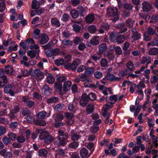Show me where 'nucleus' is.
<instances>
[{
    "label": "nucleus",
    "instance_id": "obj_1",
    "mask_svg": "<svg viewBox=\"0 0 158 158\" xmlns=\"http://www.w3.org/2000/svg\"><path fill=\"white\" fill-rule=\"evenodd\" d=\"M38 132L40 133L39 136L40 139L41 140H44V143L46 144L50 143L55 139V138L51 135L48 131H42L41 130H39Z\"/></svg>",
    "mask_w": 158,
    "mask_h": 158
},
{
    "label": "nucleus",
    "instance_id": "obj_2",
    "mask_svg": "<svg viewBox=\"0 0 158 158\" xmlns=\"http://www.w3.org/2000/svg\"><path fill=\"white\" fill-rule=\"evenodd\" d=\"M117 12V9L115 8H108L107 12V15L109 16H115L113 19V21H116L118 19Z\"/></svg>",
    "mask_w": 158,
    "mask_h": 158
},
{
    "label": "nucleus",
    "instance_id": "obj_3",
    "mask_svg": "<svg viewBox=\"0 0 158 158\" xmlns=\"http://www.w3.org/2000/svg\"><path fill=\"white\" fill-rule=\"evenodd\" d=\"M80 61L79 59H76L73 61L72 63H69L65 65L64 66L66 69L69 70H72L73 71L76 70L77 68L80 63Z\"/></svg>",
    "mask_w": 158,
    "mask_h": 158
},
{
    "label": "nucleus",
    "instance_id": "obj_4",
    "mask_svg": "<svg viewBox=\"0 0 158 158\" xmlns=\"http://www.w3.org/2000/svg\"><path fill=\"white\" fill-rule=\"evenodd\" d=\"M68 134L66 132L63 135H59L58 138L60 141L59 143H58L57 142H55L54 143L58 146L60 145L64 146L65 144V140L68 138Z\"/></svg>",
    "mask_w": 158,
    "mask_h": 158
},
{
    "label": "nucleus",
    "instance_id": "obj_5",
    "mask_svg": "<svg viewBox=\"0 0 158 158\" xmlns=\"http://www.w3.org/2000/svg\"><path fill=\"white\" fill-rule=\"evenodd\" d=\"M38 42L41 44L46 43L49 40L48 35L45 33L41 34L37 39Z\"/></svg>",
    "mask_w": 158,
    "mask_h": 158
},
{
    "label": "nucleus",
    "instance_id": "obj_6",
    "mask_svg": "<svg viewBox=\"0 0 158 158\" xmlns=\"http://www.w3.org/2000/svg\"><path fill=\"white\" fill-rule=\"evenodd\" d=\"M22 101L23 102L26 103L27 107L29 108L32 107L35 105V102H34L29 100L25 96L23 97Z\"/></svg>",
    "mask_w": 158,
    "mask_h": 158
},
{
    "label": "nucleus",
    "instance_id": "obj_7",
    "mask_svg": "<svg viewBox=\"0 0 158 158\" xmlns=\"http://www.w3.org/2000/svg\"><path fill=\"white\" fill-rule=\"evenodd\" d=\"M30 74L31 76H34L35 78L38 79H39L40 77L43 74L42 72L39 69H35L33 72H30Z\"/></svg>",
    "mask_w": 158,
    "mask_h": 158
},
{
    "label": "nucleus",
    "instance_id": "obj_8",
    "mask_svg": "<svg viewBox=\"0 0 158 158\" xmlns=\"http://www.w3.org/2000/svg\"><path fill=\"white\" fill-rule=\"evenodd\" d=\"M94 15L93 14H89L85 18V22L88 24L92 23L94 21Z\"/></svg>",
    "mask_w": 158,
    "mask_h": 158
},
{
    "label": "nucleus",
    "instance_id": "obj_9",
    "mask_svg": "<svg viewBox=\"0 0 158 158\" xmlns=\"http://www.w3.org/2000/svg\"><path fill=\"white\" fill-rule=\"evenodd\" d=\"M27 55L31 59L34 58L35 56L39 55V50H29L27 52Z\"/></svg>",
    "mask_w": 158,
    "mask_h": 158
},
{
    "label": "nucleus",
    "instance_id": "obj_10",
    "mask_svg": "<svg viewBox=\"0 0 158 158\" xmlns=\"http://www.w3.org/2000/svg\"><path fill=\"white\" fill-rule=\"evenodd\" d=\"M72 84V82L70 81H68L65 82L63 85V91L64 92H66L69 90L70 89Z\"/></svg>",
    "mask_w": 158,
    "mask_h": 158
},
{
    "label": "nucleus",
    "instance_id": "obj_11",
    "mask_svg": "<svg viewBox=\"0 0 158 158\" xmlns=\"http://www.w3.org/2000/svg\"><path fill=\"white\" fill-rule=\"evenodd\" d=\"M111 50H114L116 55H120L122 54V51L121 48L119 46H116L115 45L110 46Z\"/></svg>",
    "mask_w": 158,
    "mask_h": 158
},
{
    "label": "nucleus",
    "instance_id": "obj_12",
    "mask_svg": "<svg viewBox=\"0 0 158 158\" xmlns=\"http://www.w3.org/2000/svg\"><path fill=\"white\" fill-rule=\"evenodd\" d=\"M108 80L112 81H119L120 80V78L115 76L113 74L108 73L106 77Z\"/></svg>",
    "mask_w": 158,
    "mask_h": 158
},
{
    "label": "nucleus",
    "instance_id": "obj_13",
    "mask_svg": "<svg viewBox=\"0 0 158 158\" xmlns=\"http://www.w3.org/2000/svg\"><path fill=\"white\" fill-rule=\"evenodd\" d=\"M143 9L144 11L148 12L151 8V6L147 2H144L142 3Z\"/></svg>",
    "mask_w": 158,
    "mask_h": 158
},
{
    "label": "nucleus",
    "instance_id": "obj_14",
    "mask_svg": "<svg viewBox=\"0 0 158 158\" xmlns=\"http://www.w3.org/2000/svg\"><path fill=\"white\" fill-rule=\"evenodd\" d=\"M118 96L117 95H113L110 96L109 98L106 97V102L110 101L113 103H114L117 101Z\"/></svg>",
    "mask_w": 158,
    "mask_h": 158
},
{
    "label": "nucleus",
    "instance_id": "obj_15",
    "mask_svg": "<svg viewBox=\"0 0 158 158\" xmlns=\"http://www.w3.org/2000/svg\"><path fill=\"white\" fill-rule=\"evenodd\" d=\"M99 37L98 36H95L93 37L90 40L91 44L94 45L95 46L99 44Z\"/></svg>",
    "mask_w": 158,
    "mask_h": 158
},
{
    "label": "nucleus",
    "instance_id": "obj_16",
    "mask_svg": "<svg viewBox=\"0 0 158 158\" xmlns=\"http://www.w3.org/2000/svg\"><path fill=\"white\" fill-rule=\"evenodd\" d=\"M41 4V2H40L37 0H33L32 1L31 8L32 9H38Z\"/></svg>",
    "mask_w": 158,
    "mask_h": 158
},
{
    "label": "nucleus",
    "instance_id": "obj_17",
    "mask_svg": "<svg viewBox=\"0 0 158 158\" xmlns=\"http://www.w3.org/2000/svg\"><path fill=\"white\" fill-rule=\"evenodd\" d=\"M89 151L85 148H83L80 151V154L82 158H85L88 156Z\"/></svg>",
    "mask_w": 158,
    "mask_h": 158
},
{
    "label": "nucleus",
    "instance_id": "obj_18",
    "mask_svg": "<svg viewBox=\"0 0 158 158\" xmlns=\"http://www.w3.org/2000/svg\"><path fill=\"white\" fill-rule=\"evenodd\" d=\"M79 13L81 16L84 17L86 14V11L83 6L81 5H79L77 7Z\"/></svg>",
    "mask_w": 158,
    "mask_h": 158
},
{
    "label": "nucleus",
    "instance_id": "obj_19",
    "mask_svg": "<svg viewBox=\"0 0 158 158\" xmlns=\"http://www.w3.org/2000/svg\"><path fill=\"white\" fill-rule=\"evenodd\" d=\"M94 71V68L93 67H89L85 69V73L88 75H91L93 74Z\"/></svg>",
    "mask_w": 158,
    "mask_h": 158
},
{
    "label": "nucleus",
    "instance_id": "obj_20",
    "mask_svg": "<svg viewBox=\"0 0 158 158\" xmlns=\"http://www.w3.org/2000/svg\"><path fill=\"white\" fill-rule=\"evenodd\" d=\"M51 23L52 25L55 27H59L60 25L59 20L56 18L51 19Z\"/></svg>",
    "mask_w": 158,
    "mask_h": 158
},
{
    "label": "nucleus",
    "instance_id": "obj_21",
    "mask_svg": "<svg viewBox=\"0 0 158 158\" xmlns=\"http://www.w3.org/2000/svg\"><path fill=\"white\" fill-rule=\"evenodd\" d=\"M42 91L43 92L44 94L46 95H48L51 93V89L49 87L46 85H44Z\"/></svg>",
    "mask_w": 158,
    "mask_h": 158
},
{
    "label": "nucleus",
    "instance_id": "obj_22",
    "mask_svg": "<svg viewBox=\"0 0 158 158\" xmlns=\"http://www.w3.org/2000/svg\"><path fill=\"white\" fill-rule=\"evenodd\" d=\"M81 136L80 133H74L71 135V139L73 141H77L80 139Z\"/></svg>",
    "mask_w": 158,
    "mask_h": 158
},
{
    "label": "nucleus",
    "instance_id": "obj_23",
    "mask_svg": "<svg viewBox=\"0 0 158 158\" xmlns=\"http://www.w3.org/2000/svg\"><path fill=\"white\" fill-rule=\"evenodd\" d=\"M57 40H54L49 42L47 44L44 46V48L45 49H49L51 47L53 46L55 43L57 42Z\"/></svg>",
    "mask_w": 158,
    "mask_h": 158
},
{
    "label": "nucleus",
    "instance_id": "obj_24",
    "mask_svg": "<svg viewBox=\"0 0 158 158\" xmlns=\"http://www.w3.org/2000/svg\"><path fill=\"white\" fill-rule=\"evenodd\" d=\"M0 79V87H3L8 82L7 77L6 76H3Z\"/></svg>",
    "mask_w": 158,
    "mask_h": 158
},
{
    "label": "nucleus",
    "instance_id": "obj_25",
    "mask_svg": "<svg viewBox=\"0 0 158 158\" xmlns=\"http://www.w3.org/2000/svg\"><path fill=\"white\" fill-rule=\"evenodd\" d=\"M125 40V38L123 35H118L116 42L118 44H120L122 43Z\"/></svg>",
    "mask_w": 158,
    "mask_h": 158
},
{
    "label": "nucleus",
    "instance_id": "obj_26",
    "mask_svg": "<svg viewBox=\"0 0 158 158\" xmlns=\"http://www.w3.org/2000/svg\"><path fill=\"white\" fill-rule=\"evenodd\" d=\"M54 87L56 90H58L60 93H61L62 88V83L56 81L55 83Z\"/></svg>",
    "mask_w": 158,
    "mask_h": 158
},
{
    "label": "nucleus",
    "instance_id": "obj_27",
    "mask_svg": "<svg viewBox=\"0 0 158 158\" xmlns=\"http://www.w3.org/2000/svg\"><path fill=\"white\" fill-rule=\"evenodd\" d=\"M97 28L95 25H91L88 27V31L91 34L94 33L97 31Z\"/></svg>",
    "mask_w": 158,
    "mask_h": 158
},
{
    "label": "nucleus",
    "instance_id": "obj_28",
    "mask_svg": "<svg viewBox=\"0 0 158 158\" xmlns=\"http://www.w3.org/2000/svg\"><path fill=\"white\" fill-rule=\"evenodd\" d=\"M127 68L130 71H133L135 68L132 61H130L128 62L126 64Z\"/></svg>",
    "mask_w": 158,
    "mask_h": 158
},
{
    "label": "nucleus",
    "instance_id": "obj_29",
    "mask_svg": "<svg viewBox=\"0 0 158 158\" xmlns=\"http://www.w3.org/2000/svg\"><path fill=\"white\" fill-rule=\"evenodd\" d=\"M70 14L72 17L73 19H77L79 16V12L75 9H73L70 12Z\"/></svg>",
    "mask_w": 158,
    "mask_h": 158
},
{
    "label": "nucleus",
    "instance_id": "obj_30",
    "mask_svg": "<svg viewBox=\"0 0 158 158\" xmlns=\"http://www.w3.org/2000/svg\"><path fill=\"white\" fill-rule=\"evenodd\" d=\"M149 54L152 55H156L158 54V48L154 47L149 50Z\"/></svg>",
    "mask_w": 158,
    "mask_h": 158
},
{
    "label": "nucleus",
    "instance_id": "obj_31",
    "mask_svg": "<svg viewBox=\"0 0 158 158\" xmlns=\"http://www.w3.org/2000/svg\"><path fill=\"white\" fill-rule=\"evenodd\" d=\"M47 115V113L45 111H42L36 114L37 117L40 119L44 118Z\"/></svg>",
    "mask_w": 158,
    "mask_h": 158
},
{
    "label": "nucleus",
    "instance_id": "obj_32",
    "mask_svg": "<svg viewBox=\"0 0 158 158\" xmlns=\"http://www.w3.org/2000/svg\"><path fill=\"white\" fill-rule=\"evenodd\" d=\"M150 22L154 24L158 22V15H153L151 18Z\"/></svg>",
    "mask_w": 158,
    "mask_h": 158
},
{
    "label": "nucleus",
    "instance_id": "obj_33",
    "mask_svg": "<svg viewBox=\"0 0 158 158\" xmlns=\"http://www.w3.org/2000/svg\"><path fill=\"white\" fill-rule=\"evenodd\" d=\"M48 151L45 149H41L39 150V155L40 156L46 157L48 154Z\"/></svg>",
    "mask_w": 158,
    "mask_h": 158
},
{
    "label": "nucleus",
    "instance_id": "obj_34",
    "mask_svg": "<svg viewBox=\"0 0 158 158\" xmlns=\"http://www.w3.org/2000/svg\"><path fill=\"white\" fill-rule=\"evenodd\" d=\"M134 23V21L132 19H128L126 22L125 25L127 27L131 28L132 27Z\"/></svg>",
    "mask_w": 158,
    "mask_h": 158
},
{
    "label": "nucleus",
    "instance_id": "obj_35",
    "mask_svg": "<svg viewBox=\"0 0 158 158\" xmlns=\"http://www.w3.org/2000/svg\"><path fill=\"white\" fill-rule=\"evenodd\" d=\"M107 49L106 44L105 43L101 44L99 46L98 50L101 52H104Z\"/></svg>",
    "mask_w": 158,
    "mask_h": 158
},
{
    "label": "nucleus",
    "instance_id": "obj_36",
    "mask_svg": "<svg viewBox=\"0 0 158 158\" xmlns=\"http://www.w3.org/2000/svg\"><path fill=\"white\" fill-rule=\"evenodd\" d=\"M13 71L12 67L9 65H7L5 68V72L8 74H11Z\"/></svg>",
    "mask_w": 158,
    "mask_h": 158
},
{
    "label": "nucleus",
    "instance_id": "obj_37",
    "mask_svg": "<svg viewBox=\"0 0 158 158\" xmlns=\"http://www.w3.org/2000/svg\"><path fill=\"white\" fill-rule=\"evenodd\" d=\"M19 125V123L16 121L11 122L10 124V128L13 130L17 129Z\"/></svg>",
    "mask_w": 158,
    "mask_h": 158
},
{
    "label": "nucleus",
    "instance_id": "obj_38",
    "mask_svg": "<svg viewBox=\"0 0 158 158\" xmlns=\"http://www.w3.org/2000/svg\"><path fill=\"white\" fill-rule=\"evenodd\" d=\"M86 109L88 114L91 113L94 110V106L92 104H89L86 107Z\"/></svg>",
    "mask_w": 158,
    "mask_h": 158
},
{
    "label": "nucleus",
    "instance_id": "obj_39",
    "mask_svg": "<svg viewBox=\"0 0 158 158\" xmlns=\"http://www.w3.org/2000/svg\"><path fill=\"white\" fill-rule=\"evenodd\" d=\"M83 41V39L81 37H76L73 39V41L74 44H79L81 43Z\"/></svg>",
    "mask_w": 158,
    "mask_h": 158
},
{
    "label": "nucleus",
    "instance_id": "obj_40",
    "mask_svg": "<svg viewBox=\"0 0 158 158\" xmlns=\"http://www.w3.org/2000/svg\"><path fill=\"white\" fill-rule=\"evenodd\" d=\"M118 35L117 34L111 33L110 35V40L111 41L116 43Z\"/></svg>",
    "mask_w": 158,
    "mask_h": 158
},
{
    "label": "nucleus",
    "instance_id": "obj_41",
    "mask_svg": "<svg viewBox=\"0 0 158 158\" xmlns=\"http://www.w3.org/2000/svg\"><path fill=\"white\" fill-rule=\"evenodd\" d=\"M55 64L57 66H60L63 64L64 65V59L61 58L56 60L55 61Z\"/></svg>",
    "mask_w": 158,
    "mask_h": 158
},
{
    "label": "nucleus",
    "instance_id": "obj_42",
    "mask_svg": "<svg viewBox=\"0 0 158 158\" xmlns=\"http://www.w3.org/2000/svg\"><path fill=\"white\" fill-rule=\"evenodd\" d=\"M47 82L50 84H53L55 81V79L50 74L46 78Z\"/></svg>",
    "mask_w": 158,
    "mask_h": 158
},
{
    "label": "nucleus",
    "instance_id": "obj_43",
    "mask_svg": "<svg viewBox=\"0 0 158 158\" xmlns=\"http://www.w3.org/2000/svg\"><path fill=\"white\" fill-rule=\"evenodd\" d=\"M21 112L23 116L29 115L31 113L30 111L26 107H23L22 109Z\"/></svg>",
    "mask_w": 158,
    "mask_h": 158
},
{
    "label": "nucleus",
    "instance_id": "obj_44",
    "mask_svg": "<svg viewBox=\"0 0 158 158\" xmlns=\"http://www.w3.org/2000/svg\"><path fill=\"white\" fill-rule=\"evenodd\" d=\"M64 118L63 115L61 114H58L55 118V121L56 122L61 121Z\"/></svg>",
    "mask_w": 158,
    "mask_h": 158
},
{
    "label": "nucleus",
    "instance_id": "obj_45",
    "mask_svg": "<svg viewBox=\"0 0 158 158\" xmlns=\"http://www.w3.org/2000/svg\"><path fill=\"white\" fill-rule=\"evenodd\" d=\"M64 60V66L66 64L69 63V62L71 60L72 56L70 55H67L65 57Z\"/></svg>",
    "mask_w": 158,
    "mask_h": 158
},
{
    "label": "nucleus",
    "instance_id": "obj_46",
    "mask_svg": "<svg viewBox=\"0 0 158 158\" xmlns=\"http://www.w3.org/2000/svg\"><path fill=\"white\" fill-rule=\"evenodd\" d=\"M64 108V105L62 104H58L55 106V110L57 111H60Z\"/></svg>",
    "mask_w": 158,
    "mask_h": 158
},
{
    "label": "nucleus",
    "instance_id": "obj_47",
    "mask_svg": "<svg viewBox=\"0 0 158 158\" xmlns=\"http://www.w3.org/2000/svg\"><path fill=\"white\" fill-rule=\"evenodd\" d=\"M132 38L134 40H137L141 38V34L138 32L134 33L131 36Z\"/></svg>",
    "mask_w": 158,
    "mask_h": 158
},
{
    "label": "nucleus",
    "instance_id": "obj_48",
    "mask_svg": "<svg viewBox=\"0 0 158 158\" xmlns=\"http://www.w3.org/2000/svg\"><path fill=\"white\" fill-rule=\"evenodd\" d=\"M100 64L102 67H107L108 64L107 60L106 58H102L100 61Z\"/></svg>",
    "mask_w": 158,
    "mask_h": 158
},
{
    "label": "nucleus",
    "instance_id": "obj_49",
    "mask_svg": "<svg viewBox=\"0 0 158 158\" xmlns=\"http://www.w3.org/2000/svg\"><path fill=\"white\" fill-rule=\"evenodd\" d=\"M78 142H73L70 143L68 145V146L70 148L76 149L78 147Z\"/></svg>",
    "mask_w": 158,
    "mask_h": 158
},
{
    "label": "nucleus",
    "instance_id": "obj_50",
    "mask_svg": "<svg viewBox=\"0 0 158 158\" xmlns=\"http://www.w3.org/2000/svg\"><path fill=\"white\" fill-rule=\"evenodd\" d=\"M58 99H59L58 97H53L48 99L47 101L48 103H52L57 102Z\"/></svg>",
    "mask_w": 158,
    "mask_h": 158
},
{
    "label": "nucleus",
    "instance_id": "obj_51",
    "mask_svg": "<svg viewBox=\"0 0 158 158\" xmlns=\"http://www.w3.org/2000/svg\"><path fill=\"white\" fill-rule=\"evenodd\" d=\"M148 64L147 63L145 65V66H142L140 69L138 70H136L135 71V74H140L141 73V72L143 71L145 68H148Z\"/></svg>",
    "mask_w": 158,
    "mask_h": 158
},
{
    "label": "nucleus",
    "instance_id": "obj_52",
    "mask_svg": "<svg viewBox=\"0 0 158 158\" xmlns=\"http://www.w3.org/2000/svg\"><path fill=\"white\" fill-rule=\"evenodd\" d=\"M67 77L66 76H62L58 77L57 79V81L62 83V82L66 81Z\"/></svg>",
    "mask_w": 158,
    "mask_h": 158
},
{
    "label": "nucleus",
    "instance_id": "obj_53",
    "mask_svg": "<svg viewBox=\"0 0 158 158\" xmlns=\"http://www.w3.org/2000/svg\"><path fill=\"white\" fill-rule=\"evenodd\" d=\"M8 136L9 137V139L13 141L15 140L17 137L15 134L11 132L8 133Z\"/></svg>",
    "mask_w": 158,
    "mask_h": 158
},
{
    "label": "nucleus",
    "instance_id": "obj_54",
    "mask_svg": "<svg viewBox=\"0 0 158 158\" xmlns=\"http://www.w3.org/2000/svg\"><path fill=\"white\" fill-rule=\"evenodd\" d=\"M99 129V126L97 125H94L90 128V131L92 133H94L97 132Z\"/></svg>",
    "mask_w": 158,
    "mask_h": 158
},
{
    "label": "nucleus",
    "instance_id": "obj_55",
    "mask_svg": "<svg viewBox=\"0 0 158 158\" xmlns=\"http://www.w3.org/2000/svg\"><path fill=\"white\" fill-rule=\"evenodd\" d=\"M81 80L82 81H89V79L88 77L85 74H82L79 76Z\"/></svg>",
    "mask_w": 158,
    "mask_h": 158
},
{
    "label": "nucleus",
    "instance_id": "obj_56",
    "mask_svg": "<svg viewBox=\"0 0 158 158\" xmlns=\"http://www.w3.org/2000/svg\"><path fill=\"white\" fill-rule=\"evenodd\" d=\"M12 89V85H7L4 88V92L6 93H8Z\"/></svg>",
    "mask_w": 158,
    "mask_h": 158
},
{
    "label": "nucleus",
    "instance_id": "obj_57",
    "mask_svg": "<svg viewBox=\"0 0 158 158\" xmlns=\"http://www.w3.org/2000/svg\"><path fill=\"white\" fill-rule=\"evenodd\" d=\"M62 43L64 45L67 46H71L72 45V42L69 40H64Z\"/></svg>",
    "mask_w": 158,
    "mask_h": 158
},
{
    "label": "nucleus",
    "instance_id": "obj_58",
    "mask_svg": "<svg viewBox=\"0 0 158 158\" xmlns=\"http://www.w3.org/2000/svg\"><path fill=\"white\" fill-rule=\"evenodd\" d=\"M72 27L73 30L76 32H79L81 29V27L76 24L73 25Z\"/></svg>",
    "mask_w": 158,
    "mask_h": 158
},
{
    "label": "nucleus",
    "instance_id": "obj_59",
    "mask_svg": "<svg viewBox=\"0 0 158 158\" xmlns=\"http://www.w3.org/2000/svg\"><path fill=\"white\" fill-rule=\"evenodd\" d=\"M100 28L107 31L109 28V26L107 23H103L101 25Z\"/></svg>",
    "mask_w": 158,
    "mask_h": 158
},
{
    "label": "nucleus",
    "instance_id": "obj_60",
    "mask_svg": "<svg viewBox=\"0 0 158 158\" xmlns=\"http://www.w3.org/2000/svg\"><path fill=\"white\" fill-rule=\"evenodd\" d=\"M17 139L18 142L20 143H23L25 141L24 137L22 135H20L18 137Z\"/></svg>",
    "mask_w": 158,
    "mask_h": 158
},
{
    "label": "nucleus",
    "instance_id": "obj_61",
    "mask_svg": "<svg viewBox=\"0 0 158 158\" xmlns=\"http://www.w3.org/2000/svg\"><path fill=\"white\" fill-rule=\"evenodd\" d=\"M89 100H94L96 98V96L95 94L93 93H90L87 95Z\"/></svg>",
    "mask_w": 158,
    "mask_h": 158
},
{
    "label": "nucleus",
    "instance_id": "obj_62",
    "mask_svg": "<svg viewBox=\"0 0 158 158\" xmlns=\"http://www.w3.org/2000/svg\"><path fill=\"white\" fill-rule=\"evenodd\" d=\"M2 141L5 145H7L11 142V140L9 138L6 137H4L2 139Z\"/></svg>",
    "mask_w": 158,
    "mask_h": 158
},
{
    "label": "nucleus",
    "instance_id": "obj_63",
    "mask_svg": "<svg viewBox=\"0 0 158 158\" xmlns=\"http://www.w3.org/2000/svg\"><path fill=\"white\" fill-rule=\"evenodd\" d=\"M150 35H153L155 33V30L152 28L149 27L147 31L146 32Z\"/></svg>",
    "mask_w": 158,
    "mask_h": 158
},
{
    "label": "nucleus",
    "instance_id": "obj_64",
    "mask_svg": "<svg viewBox=\"0 0 158 158\" xmlns=\"http://www.w3.org/2000/svg\"><path fill=\"white\" fill-rule=\"evenodd\" d=\"M109 143V141L108 139H104L101 142L100 144L101 146H107Z\"/></svg>",
    "mask_w": 158,
    "mask_h": 158
}]
</instances>
